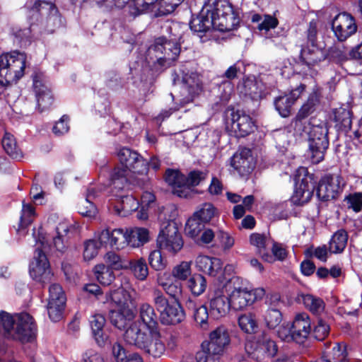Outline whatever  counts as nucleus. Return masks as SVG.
I'll return each instance as SVG.
<instances>
[{
  "label": "nucleus",
  "mask_w": 362,
  "mask_h": 362,
  "mask_svg": "<svg viewBox=\"0 0 362 362\" xmlns=\"http://www.w3.org/2000/svg\"><path fill=\"white\" fill-rule=\"evenodd\" d=\"M230 165L240 175L250 173L254 168L253 158L249 148H243L235 153L230 160Z\"/></svg>",
  "instance_id": "obj_23"
},
{
  "label": "nucleus",
  "mask_w": 362,
  "mask_h": 362,
  "mask_svg": "<svg viewBox=\"0 0 362 362\" xmlns=\"http://www.w3.org/2000/svg\"><path fill=\"white\" fill-rule=\"evenodd\" d=\"M227 286L232 289L230 293H238L251 290L248 281L238 276L230 278Z\"/></svg>",
  "instance_id": "obj_63"
},
{
  "label": "nucleus",
  "mask_w": 362,
  "mask_h": 362,
  "mask_svg": "<svg viewBox=\"0 0 362 362\" xmlns=\"http://www.w3.org/2000/svg\"><path fill=\"white\" fill-rule=\"evenodd\" d=\"M140 182H135L132 184L128 189H124L119 192L113 191V185L111 182V192L113 196L117 197L115 202L113 203L114 212L120 216H127L132 211L138 209L139 203L138 200L132 195L125 194L127 192L131 190L133 186H141Z\"/></svg>",
  "instance_id": "obj_15"
},
{
  "label": "nucleus",
  "mask_w": 362,
  "mask_h": 362,
  "mask_svg": "<svg viewBox=\"0 0 362 362\" xmlns=\"http://www.w3.org/2000/svg\"><path fill=\"white\" fill-rule=\"evenodd\" d=\"M311 320L306 313L296 315L291 324L284 323L277 331L280 339L286 342L303 344L311 333Z\"/></svg>",
  "instance_id": "obj_4"
},
{
  "label": "nucleus",
  "mask_w": 362,
  "mask_h": 362,
  "mask_svg": "<svg viewBox=\"0 0 362 362\" xmlns=\"http://www.w3.org/2000/svg\"><path fill=\"white\" fill-rule=\"evenodd\" d=\"M1 143L6 153L13 159L20 160L23 158V153L11 134L6 132Z\"/></svg>",
  "instance_id": "obj_38"
},
{
  "label": "nucleus",
  "mask_w": 362,
  "mask_h": 362,
  "mask_svg": "<svg viewBox=\"0 0 362 362\" xmlns=\"http://www.w3.org/2000/svg\"><path fill=\"white\" fill-rule=\"evenodd\" d=\"M31 24L38 21L40 16H46L45 20L42 19V24H45V28L47 32L52 33L54 28L58 24L59 17L57 14V10L54 5L51 2L45 1H35L33 7L30 11Z\"/></svg>",
  "instance_id": "obj_10"
},
{
  "label": "nucleus",
  "mask_w": 362,
  "mask_h": 362,
  "mask_svg": "<svg viewBox=\"0 0 362 362\" xmlns=\"http://www.w3.org/2000/svg\"><path fill=\"white\" fill-rule=\"evenodd\" d=\"M222 354L202 344V349L196 354V362H220Z\"/></svg>",
  "instance_id": "obj_48"
},
{
  "label": "nucleus",
  "mask_w": 362,
  "mask_h": 362,
  "mask_svg": "<svg viewBox=\"0 0 362 362\" xmlns=\"http://www.w3.org/2000/svg\"><path fill=\"white\" fill-rule=\"evenodd\" d=\"M225 120L230 124L237 137H244L254 131L255 125L251 117L243 111L228 108L225 112Z\"/></svg>",
  "instance_id": "obj_12"
},
{
  "label": "nucleus",
  "mask_w": 362,
  "mask_h": 362,
  "mask_svg": "<svg viewBox=\"0 0 362 362\" xmlns=\"http://www.w3.org/2000/svg\"><path fill=\"white\" fill-rule=\"evenodd\" d=\"M341 178L337 175L323 177L317 188V196L322 201L335 199L341 190Z\"/></svg>",
  "instance_id": "obj_20"
},
{
  "label": "nucleus",
  "mask_w": 362,
  "mask_h": 362,
  "mask_svg": "<svg viewBox=\"0 0 362 362\" xmlns=\"http://www.w3.org/2000/svg\"><path fill=\"white\" fill-rule=\"evenodd\" d=\"M165 225L160 230V249L175 254L183 247L182 239L174 222L168 221Z\"/></svg>",
  "instance_id": "obj_16"
},
{
  "label": "nucleus",
  "mask_w": 362,
  "mask_h": 362,
  "mask_svg": "<svg viewBox=\"0 0 362 362\" xmlns=\"http://www.w3.org/2000/svg\"><path fill=\"white\" fill-rule=\"evenodd\" d=\"M66 303L60 301L48 302L47 309L50 320L53 322H58L63 317Z\"/></svg>",
  "instance_id": "obj_60"
},
{
  "label": "nucleus",
  "mask_w": 362,
  "mask_h": 362,
  "mask_svg": "<svg viewBox=\"0 0 362 362\" xmlns=\"http://www.w3.org/2000/svg\"><path fill=\"white\" fill-rule=\"evenodd\" d=\"M300 56L308 66H314L326 58V52L319 44L306 45Z\"/></svg>",
  "instance_id": "obj_28"
},
{
  "label": "nucleus",
  "mask_w": 362,
  "mask_h": 362,
  "mask_svg": "<svg viewBox=\"0 0 362 362\" xmlns=\"http://www.w3.org/2000/svg\"><path fill=\"white\" fill-rule=\"evenodd\" d=\"M325 358L332 362H349L346 359L345 345L338 343L334 345L332 351Z\"/></svg>",
  "instance_id": "obj_61"
},
{
  "label": "nucleus",
  "mask_w": 362,
  "mask_h": 362,
  "mask_svg": "<svg viewBox=\"0 0 362 362\" xmlns=\"http://www.w3.org/2000/svg\"><path fill=\"white\" fill-rule=\"evenodd\" d=\"M180 46L177 42V37L167 39L163 35L160 37V66H170L178 57Z\"/></svg>",
  "instance_id": "obj_21"
},
{
  "label": "nucleus",
  "mask_w": 362,
  "mask_h": 362,
  "mask_svg": "<svg viewBox=\"0 0 362 362\" xmlns=\"http://www.w3.org/2000/svg\"><path fill=\"white\" fill-rule=\"evenodd\" d=\"M332 29L337 40L343 42L356 32L357 25L351 15L347 13H341L333 19Z\"/></svg>",
  "instance_id": "obj_17"
},
{
  "label": "nucleus",
  "mask_w": 362,
  "mask_h": 362,
  "mask_svg": "<svg viewBox=\"0 0 362 362\" xmlns=\"http://www.w3.org/2000/svg\"><path fill=\"white\" fill-rule=\"evenodd\" d=\"M266 241V237L259 233H252L250 237V244L256 247L257 252L262 257V259L268 262H273L272 256L264 252Z\"/></svg>",
  "instance_id": "obj_41"
},
{
  "label": "nucleus",
  "mask_w": 362,
  "mask_h": 362,
  "mask_svg": "<svg viewBox=\"0 0 362 362\" xmlns=\"http://www.w3.org/2000/svg\"><path fill=\"white\" fill-rule=\"evenodd\" d=\"M185 319V313L177 298L165 299L160 296V322L164 325H177Z\"/></svg>",
  "instance_id": "obj_13"
},
{
  "label": "nucleus",
  "mask_w": 362,
  "mask_h": 362,
  "mask_svg": "<svg viewBox=\"0 0 362 362\" xmlns=\"http://www.w3.org/2000/svg\"><path fill=\"white\" fill-rule=\"evenodd\" d=\"M158 0H132L129 5V13L136 16L144 12L152 11Z\"/></svg>",
  "instance_id": "obj_44"
},
{
  "label": "nucleus",
  "mask_w": 362,
  "mask_h": 362,
  "mask_svg": "<svg viewBox=\"0 0 362 362\" xmlns=\"http://www.w3.org/2000/svg\"><path fill=\"white\" fill-rule=\"evenodd\" d=\"M95 237L105 246L109 245L115 250H122L128 246L126 228H117L110 230L104 228L95 233Z\"/></svg>",
  "instance_id": "obj_18"
},
{
  "label": "nucleus",
  "mask_w": 362,
  "mask_h": 362,
  "mask_svg": "<svg viewBox=\"0 0 362 362\" xmlns=\"http://www.w3.org/2000/svg\"><path fill=\"white\" fill-rule=\"evenodd\" d=\"M320 95L319 88H315L313 93L309 95L307 102L303 105L297 115L305 119L310 114H311L314 111L315 106L319 103Z\"/></svg>",
  "instance_id": "obj_47"
},
{
  "label": "nucleus",
  "mask_w": 362,
  "mask_h": 362,
  "mask_svg": "<svg viewBox=\"0 0 362 362\" xmlns=\"http://www.w3.org/2000/svg\"><path fill=\"white\" fill-rule=\"evenodd\" d=\"M207 287L206 278L201 274H192L187 281V288L194 296H199Z\"/></svg>",
  "instance_id": "obj_36"
},
{
  "label": "nucleus",
  "mask_w": 362,
  "mask_h": 362,
  "mask_svg": "<svg viewBox=\"0 0 362 362\" xmlns=\"http://www.w3.org/2000/svg\"><path fill=\"white\" fill-rule=\"evenodd\" d=\"M30 275L36 281L42 284H50L53 279L49 261L42 249L36 248L33 260L30 264Z\"/></svg>",
  "instance_id": "obj_11"
},
{
  "label": "nucleus",
  "mask_w": 362,
  "mask_h": 362,
  "mask_svg": "<svg viewBox=\"0 0 362 362\" xmlns=\"http://www.w3.org/2000/svg\"><path fill=\"white\" fill-rule=\"evenodd\" d=\"M33 82L38 109L40 112L49 109L53 103L54 98L50 89L44 82L42 74H35Z\"/></svg>",
  "instance_id": "obj_19"
},
{
  "label": "nucleus",
  "mask_w": 362,
  "mask_h": 362,
  "mask_svg": "<svg viewBox=\"0 0 362 362\" xmlns=\"http://www.w3.org/2000/svg\"><path fill=\"white\" fill-rule=\"evenodd\" d=\"M205 178V174L199 170H194L188 174L187 177L185 176V191L186 190V198L190 194V187L198 185L200 182Z\"/></svg>",
  "instance_id": "obj_59"
},
{
  "label": "nucleus",
  "mask_w": 362,
  "mask_h": 362,
  "mask_svg": "<svg viewBox=\"0 0 362 362\" xmlns=\"http://www.w3.org/2000/svg\"><path fill=\"white\" fill-rule=\"evenodd\" d=\"M230 342V337L228 329L221 326L217 327L210 334V341L209 342H203L207 346L212 349L223 354L226 346Z\"/></svg>",
  "instance_id": "obj_26"
},
{
  "label": "nucleus",
  "mask_w": 362,
  "mask_h": 362,
  "mask_svg": "<svg viewBox=\"0 0 362 362\" xmlns=\"http://www.w3.org/2000/svg\"><path fill=\"white\" fill-rule=\"evenodd\" d=\"M334 119L337 125L344 131L347 132L351 127V111L346 107H339L334 111Z\"/></svg>",
  "instance_id": "obj_45"
},
{
  "label": "nucleus",
  "mask_w": 362,
  "mask_h": 362,
  "mask_svg": "<svg viewBox=\"0 0 362 362\" xmlns=\"http://www.w3.org/2000/svg\"><path fill=\"white\" fill-rule=\"evenodd\" d=\"M93 200L94 194H92L91 191H90L86 198L81 199L78 204L79 214L83 216L94 217L97 214V209Z\"/></svg>",
  "instance_id": "obj_46"
},
{
  "label": "nucleus",
  "mask_w": 362,
  "mask_h": 362,
  "mask_svg": "<svg viewBox=\"0 0 362 362\" xmlns=\"http://www.w3.org/2000/svg\"><path fill=\"white\" fill-rule=\"evenodd\" d=\"M239 23L238 13L228 0H216L212 4H204L189 23L190 29L199 37L211 28L221 32L230 31Z\"/></svg>",
  "instance_id": "obj_1"
},
{
  "label": "nucleus",
  "mask_w": 362,
  "mask_h": 362,
  "mask_svg": "<svg viewBox=\"0 0 362 362\" xmlns=\"http://www.w3.org/2000/svg\"><path fill=\"white\" fill-rule=\"evenodd\" d=\"M273 137L275 140L276 147L279 148L280 151H283L294 141L295 134L287 127L274 131Z\"/></svg>",
  "instance_id": "obj_37"
},
{
  "label": "nucleus",
  "mask_w": 362,
  "mask_h": 362,
  "mask_svg": "<svg viewBox=\"0 0 362 362\" xmlns=\"http://www.w3.org/2000/svg\"><path fill=\"white\" fill-rule=\"evenodd\" d=\"M245 351L252 359L262 361L275 356L278 347L274 341L267 334L262 333L256 339L247 342Z\"/></svg>",
  "instance_id": "obj_8"
},
{
  "label": "nucleus",
  "mask_w": 362,
  "mask_h": 362,
  "mask_svg": "<svg viewBox=\"0 0 362 362\" xmlns=\"http://www.w3.org/2000/svg\"><path fill=\"white\" fill-rule=\"evenodd\" d=\"M102 247H106L101 244L100 241L94 235V238L88 239L83 244V257L85 261H90L94 259L98 254Z\"/></svg>",
  "instance_id": "obj_39"
},
{
  "label": "nucleus",
  "mask_w": 362,
  "mask_h": 362,
  "mask_svg": "<svg viewBox=\"0 0 362 362\" xmlns=\"http://www.w3.org/2000/svg\"><path fill=\"white\" fill-rule=\"evenodd\" d=\"M35 216V212L34 207L29 204L23 203L20 224L18 229V233L23 235L26 233L25 229L32 223Z\"/></svg>",
  "instance_id": "obj_43"
},
{
  "label": "nucleus",
  "mask_w": 362,
  "mask_h": 362,
  "mask_svg": "<svg viewBox=\"0 0 362 362\" xmlns=\"http://www.w3.org/2000/svg\"><path fill=\"white\" fill-rule=\"evenodd\" d=\"M10 71H4V81L1 82V85L3 86H8L13 83H16L23 75L24 71L26 66V55L23 52H19L16 55V61L13 62Z\"/></svg>",
  "instance_id": "obj_24"
},
{
  "label": "nucleus",
  "mask_w": 362,
  "mask_h": 362,
  "mask_svg": "<svg viewBox=\"0 0 362 362\" xmlns=\"http://www.w3.org/2000/svg\"><path fill=\"white\" fill-rule=\"evenodd\" d=\"M187 308L193 310L194 320L197 326L203 329L209 328V317L210 316L209 310L203 305L198 307L194 302L189 299L186 303Z\"/></svg>",
  "instance_id": "obj_32"
},
{
  "label": "nucleus",
  "mask_w": 362,
  "mask_h": 362,
  "mask_svg": "<svg viewBox=\"0 0 362 362\" xmlns=\"http://www.w3.org/2000/svg\"><path fill=\"white\" fill-rule=\"evenodd\" d=\"M204 223H202L197 217L193 215L187 220L185 224V232L186 235L192 238H197L203 230Z\"/></svg>",
  "instance_id": "obj_54"
},
{
  "label": "nucleus",
  "mask_w": 362,
  "mask_h": 362,
  "mask_svg": "<svg viewBox=\"0 0 362 362\" xmlns=\"http://www.w3.org/2000/svg\"><path fill=\"white\" fill-rule=\"evenodd\" d=\"M164 180L168 185L171 186L173 194L180 197L186 198L185 187V175L178 170L168 169L164 175Z\"/></svg>",
  "instance_id": "obj_27"
},
{
  "label": "nucleus",
  "mask_w": 362,
  "mask_h": 362,
  "mask_svg": "<svg viewBox=\"0 0 362 362\" xmlns=\"http://www.w3.org/2000/svg\"><path fill=\"white\" fill-rule=\"evenodd\" d=\"M264 322L269 329L276 328L282 320V315L277 308H269L264 315Z\"/></svg>",
  "instance_id": "obj_56"
},
{
  "label": "nucleus",
  "mask_w": 362,
  "mask_h": 362,
  "mask_svg": "<svg viewBox=\"0 0 362 362\" xmlns=\"http://www.w3.org/2000/svg\"><path fill=\"white\" fill-rule=\"evenodd\" d=\"M295 188L292 201L295 204L302 205L307 203L312 197L315 189V181L313 175L308 173L307 168L300 167L296 170Z\"/></svg>",
  "instance_id": "obj_7"
},
{
  "label": "nucleus",
  "mask_w": 362,
  "mask_h": 362,
  "mask_svg": "<svg viewBox=\"0 0 362 362\" xmlns=\"http://www.w3.org/2000/svg\"><path fill=\"white\" fill-rule=\"evenodd\" d=\"M90 324L93 337L96 343L100 346H104L107 340V336L103 332L105 319L100 314H95L90 317Z\"/></svg>",
  "instance_id": "obj_33"
},
{
  "label": "nucleus",
  "mask_w": 362,
  "mask_h": 362,
  "mask_svg": "<svg viewBox=\"0 0 362 362\" xmlns=\"http://www.w3.org/2000/svg\"><path fill=\"white\" fill-rule=\"evenodd\" d=\"M202 91L201 80L197 73H184L182 76V86L177 100L181 106L192 103Z\"/></svg>",
  "instance_id": "obj_14"
},
{
  "label": "nucleus",
  "mask_w": 362,
  "mask_h": 362,
  "mask_svg": "<svg viewBox=\"0 0 362 362\" xmlns=\"http://www.w3.org/2000/svg\"><path fill=\"white\" fill-rule=\"evenodd\" d=\"M119 164L111 174L113 191L128 189L135 182H140L134 175H144L148 171V163L137 152L129 148H122L117 152Z\"/></svg>",
  "instance_id": "obj_2"
},
{
  "label": "nucleus",
  "mask_w": 362,
  "mask_h": 362,
  "mask_svg": "<svg viewBox=\"0 0 362 362\" xmlns=\"http://www.w3.org/2000/svg\"><path fill=\"white\" fill-rule=\"evenodd\" d=\"M239 88L242 94L249 96L252 100H258L263 93L262 83L257 81L255 76H250L245 79L243 85Z\"/></svg>",
  "instance_id": "obj_30"
},
{
  "label": "nucleus",
  "mask_w": 362,
  "mask_h": 362,
  "mask_svg": "<svg viewBox=\"0 0 362 362\" xmlns=\"http://www.w3.org/2000/svg\"><path fill=\"white\" fill-rule=\"evenodd\" d=\"M238 325L243 332L248 334L255 333L258 327L255 316L250 313L241 315L238 317Z\"/></svg>",
  "instance_id": "obj_53"
},
{
  "label": "nucleus",
  "mask_w": 362,
  "mask_h": 362,
  "mask_svg": "<svg viewBox=\"0 0 362 362\" xmlns=\"http://www.w3.org/2000/svg\"><path fill=\"white\" fill-rule=\"evenodd\" d=\"M231 307L225 285L220 284L211 288L209 295V308L211 318L218 320L226 316Z\"/></svg>",
  "instance_id": "obj_9"
},
{
  "label": "nucleus",
  "mask_w": 362,
  "mask_h": 362,
  "mask_svg": "<svg viewBox=\"0 0 362 362\" xmlns=\"http://www.w3.org/2000/svg\"><path fill=\"white\" fill-rule=\"evenodd\" d=\"M310 123H308L305 118L296 116V119L291 123L288 128L295 134V136L297 135L301 136L303 132H308L311 127Z\"/></svg>",
  "instance_id": "obj_64"
},
{
  "label": "nucleus",
  "mask_w": 362,
  "mask_h": 362,
  "mask_svg": "<svg viewBox=\"0 0 362 362\" xmlns=\"http://www.w3.org/2000/svg\"><path fill=\"white\" fill-rule=\"evenodd\" d=\"M278 24L279 21L276 17L271 15H264L262 23L258 24L257 29L262 35L266 37H272V35L269 33L272 30L276 28Z\"/></svg>",
  "instance_id": "obj_55"
},
{
  "label": "nucleus",
  "mask_w": 362,
  "mask_h": 362,
  "mask_svg": "<svg viewBox=\"0 0 362 362\" xmlns=\"http://www.w3.org/2000/svg\"><path fill=\"white\" fill-rule=\"evenodd\" d=\"M164 276L166 277V279L165 281L163 280L160 285L165 293L171 297L170 299L177 298L182 291L181 284L173 279L170 274H164Z\"/></svg>",
  "instance_id": "obj_42"
},
{
  "label": "nucleus",
  "mask_w": 362,
  "mask_h": 362,
  "mask_svg": "<svg viewBox=\"0 0 362 362\" xmlns=\"http://www.w3.org/2000/svg\"><path fill=\"white\" fill-rule=\"evenodd\" d=\"M228 297L231 306L235 310L244 309L251 305L255 300L251 290L238 293H229Z\"/></svg>",
  "instance_id": "obj_35"
},
{
  "label": "nucleus",
  "mask_w": 362,
  "mask_h": 362,
  "mask_svg": "<svg viewBox=\"0 0 362 362\" xmlns=\"http://www.w3.org/2000/svg\"><path fill=\"white\" fill-rule=\"evenodd\" d=\"M107 267H109L112 270H119L122 269H127L130 264L129 261L123 259L119 255L115 252H108L104 257Z\"/></svg>",
  "instance_id": "obj_51"
},
{
  "label": "nucleus",
  "mask_w": 362,
  "mask_h": 362,
  "mask_svg": "<svg viewBox=\"0 0 362 362\" xmlns=\"http://www.w3.org/2000/svg\"><path fill=\"white\" fill-rule=\"evenodd\" d=\"M124 339L130 345L144 349L153 358H157L158 337L153 336L150 332L146 334L141 332L138 322H134L127 329L124 334Z\"/></svg>",
  "instance_id": "obj_5"
},
{
  "label": "nucleus",
  "mask_w": 362,
  "mask_h": 362,
  "mask_svg": "<svg viewBox=\"0 0 362 362\" xmlns=\"http://www.w3.org/2000/svg\"><path fill=\"white\" fill-rule=\"evenodd\" d=\"M305 306L315 314H319L323 311L325 305L323 301L312 295L306 294L302 296Z\"/></svg>",
  "instance_id": "obj_58"
},
{
  "label": "nucleus",
  "mask_w": 362,
  "mask_h": 362,
  "mask_svg": "<svg viewBox=\"0 0 362 362\" xmlns=\"http://www.w3.org/2000/svg\"><path fill=\"white\" fill-rule=\"evenodd\" d=\"M133 317L134 314L129 308H117L110 312L111 323L119 329H124Z\"/></svg>",
  "instance_id": "obj_34"
},
{
  "label": "nucleus",
  "mask_w": 362,
  "mask_h": 362,
  "mask_svg": "<svg viewBox=\"0 0 362 362\" xmlns=\"http://www.w3.org/2000/svg\"><path fill=\"white\" fill-rule=\"evenodd\" d=\"M105 298L104 303H110L117 308H129V303L132 301L130 293L123 287L107 293Z\"/></svg>",
  "instance_id": "obj_29"
},
{
  "label": "nucleus",
  "mask_w": 362,
  "mask_h": 362,
  "mask_svg": "<svg viewBox=\"0 0 362 362\" xmlns=\"http://www.w3.org/2000/svg\"><path fill=\"white\" fill-rule=\"evenodd\" d=\"M192 276V261H182L172 270L171 276L180 281H186Z\"/></svg>",
  "instance_id": "obj_50"
},
{
  "label": "nucleus",
  "mask_w": 362,
  "mask_h": 362,
  "mask_svg": "<svg viewBox=\"0 0 362 362\" xmlns=\"http://www.w3.org/2000/svg\"><path fill=\"white\" fill-rule=\"evenodd\" d=\"M194 264L199 272L212 277H217L222 272L223 262L217 257L199 255Z\"/></svg>",
  "instance_id": "obj_22"
},
{
  "label": "nucleus",
  "mask_w": 362,
  "mask_h": 362,
  "mask_svg": "<svg viewBox=\"0 0 362 362\" xmlns=\"http://www.w3.org/2000/svg\"><path fill=\"white\" fill-rule=\"evenodd\" d=\"M218 209L211 203H204L194 213L193 215L197 217L202 223L209 222L214 217L218 216Z\"/></svg>",
  "instance_id": "obj_49"
},
{
  "label": "nucleus",
  "mask_w": 362,
  "mask_h": 362,
  "mask_svg": "<svg viewBox=\"0 0 362 362\" xmlns=\"http://www.w3.org/2000/svg\"><path fill=\"white\" fill-rule=\"evenodd\" d=\"M94 271L96 279L103 285H110L115 279L112 270L103 264L96 265Z\"/></svg>",
  "instance_id": "obj_52"
},
{
  "label": "nucleus",
  "mask_w": 362,
  "mask_h": 362,
  "mask_svg": "<svg viewBox=\"0 0 362 362\" xmlns=\"http://www.w3.org/2000/svg\"><path fill=\"white\" fill-rule=\"evenodd\" d=\"M126 235L128 246L131 247H139L149 240L148 230L144 228H126Z\"/></svg>",
  "instance_id": "obj_31"
},
{
  "label": "nucleus",
  "mask_w": 362,
  "mask_h": 362,
  "mask_svg": "<svg viewBox=\"0 0 362 362\" xmlns=\"http://www.w3.org/2000/svg\"><path fill=\"white\" fill-rule=\"evenodd\" d=\"M274 105L279 115L283 117H286L291 112L293 100L288 95H285L278 97L274 101Z\"/></svg>",
  "instance_id": "obj_57"
},
{
  "label": "nucleus",
  "mask_w": 362,
  "mask_h": 362,
  "mask_svg": "<svg viewBox=\"0 0 362 362\" xmlns=\"http://www.w3.org/2000/svg\"><path fill=\"white\" fill-rule=\"evenodd\" d=\"M17 54H19V52H13L11 53L3 54L0 56V84L2 81H4V73L3 70H8V72L10 71V69L13 64V62H15L16 61V55Z\"/></svg>",
  "instance_id": "obj_62"
},
{
  "label": "nucleus",
  "mask_w": 362,
  "mask_h": 362,
  "mask_svg": "<svg viewBox=\"0 0 362 362\" xmlns=\"http://www.w3.org/2000/svg\"><path fill=\"white\" fill-rule=\"evenodd\" d=\"M348 235L344 230L337 231L332 237L329 243V250L332 253L341 252L347 243Z\"/></svg>",
  "instance_id": "obj_40"
},
{
  "label": "nucleus",
  "mask_w": 362,
  "mask_h": 362,
  "mask_svg": "<svg viewBox=\"0 0 362 362\" xmlns=\"http://www.w3.org/2000/svg\"><path fill=\"white\" fill-rule=\"evenodd\" d=\"M139 319L148 332L158 337V316L151 305L148 303L141 305Z\"/></svg>",
  "instance_id": "obj_25"
},
{
  "label": "nucleus",
  "mask_w": 362,
  "mask_h": 362,
  "mask_svg": "<svg viewBox=\"0 0 362 362\" xmlns=\"http://www.w3.org/2000/svg\"><path fill=\"white\" fill-rule=\"evenodd\" d=\"M78 229V225L76 223L62 221L58 223L52 235L44 233L43 229L40 228L37 238L35 237V232L33 236L36 239V242L39 243L43 249L49 248L51 251L56 250L64 253L69 247L67 236L69 234L76 233Z\"/></svg>",
  "instance_id": "obj_3"
},
{
  "label": "nucleus",
  "mask_w": 362,
  "mask_h": 362,
  "mask_svg": "<svg viewBox=\"0 0 362 362\" xmlns=\"http://www.w3.org/2000/svg\"><path fill=\"white\" fill-rule=\"evenodd\" d=\"M309 148L313 163H320L324 159L325 153L329 146L327 124H313L308 132Z\"/></svg>",
  "instance_id": "obj_6"
}]
</instances>
